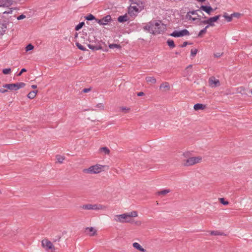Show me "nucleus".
<instances>
[{
  "label": "nucleus",
  "mask_w": 252,
  "mask_h": 252,
  "mask_svg": "<svg viewBox=\"0 0 252 252\" xmlns=\"http://www.w3.org/2000/svg\"><path fill=\"white\" fill-rule=\"evenodd\" d=\"M138 216L137 212L135 211L129 213H126L121 215H116L114 217V220L116 222L120 223H131L132 222L131 218Z\"/></svg>",
  "instance_id": "f257e3e1"
},
{
  "label": "nucleus",
  "mask_w": 252,
  "mask_h": 252,
  "mask_svg": "<svg viewBox=\"0 0 252 252\" xmlns=\"http://www.w3.org/2000/svg\"><path fill=\"white\" fill-rule=\"evenodd\" d=\"M105 165L96 164L94 165L91 166L88 168H85L83 170V172L88 174H98L103 171V168Z\"/></svg>",
  "instance_id": "f03ea898"
},
{
  "label": "nucleus",
  "mask_w": 252,
  "mask_h": 252,
  "mask_svg": "<svg viewBox=\"0 0 252 252\" xmlns=\"http://www.w3.org/2000/svg\"><path fill=\"white\" fill-rule=\"evenodd\" d=\"M80 207L84 210H104L106 208V206L101 205V204H84L80 206Z\"/></svg>",
  "instance_id": "7ed1b4c3"
},
{
  "label": "nucleus",
  "mask_w": 252,
  "mask_h": 252,
  "mask_svg": "<svg viewBox=\"0 0 252 252\" xmlns=\"http://www.w3.org/2000/svg\"><path fill=\"white\" fill-rule=\"evenodd\" d=\"M201 157H190L184 160V165L186 166H191L201 162Z\"/></svg>",
  "instance_id": "20e7f679"
},
{
  "label": "nucleus",
  "mask_w": 252,
  "mask_h": 252,
  "mask_svg": "<svg viewBox=\"0 0 252 252\" xmlns=\"http://www.w3.org/2000/svg\"><path fill=\"white\" fill-rule=\"evenodd\" d=\"M25 83L20 82L14 84H5L3 85V87L10 90L17 91L25 86Z\"/></svg>",
  "instance_id": "39448f33"
},
{
  "label": "nucleus",
  "mask_w": 252,
  "mask_h": 252,
  "mask_svg": "<svg viewBox=\"0 0 252 252\" xmlns=\"http://www.w3.org/2000/svg\"><path fill=\"white\" fill-rule=\"evenodd\" d=\"M154 34L161 33L163 32L166 29L165 25L161 23L160 21L157 22L154 21Z\"/></svg>",
  "instance_id": "423d86ee"
},
{
  "label": "nucleus",
  "mask_w": 252,
  "mask_h": 252,
  "mask_svg": "<svg viewBox=\"0 0 252 252\" xmlns=\"http://www.w3.org/2000/svg\"><path fill=\"white\" fill-rule=\"evenodd\" d=\"M42 247L46 251H51L52 252L55 251V248L53 243L47 239H45L41 241Z\"/></svg>",
  "instance_id": "0eeeda50"
},
{
  "label": "nucleus",
  "mask_w": 252,
  "mask_h": 252,
  "mask_svg": "<svg viewBox=\"0 0 252 252\" xmlns=\"http://www.w3.org/2000/svg\"><path fill=\"white\" fill-rule=\"evenodd\" d=\"M189 32L186 29H184L179 31H174L170 34L171 36L175 37H179L184 36H189Z\"/></svg>",
  "instance_id": "6e6552de"
},
{
  "label": "nucleus",
  "mask_w": 252,
  "mask_h": 252,
  "mask_svg": "<svg viewBox=\"0 0 252 252\" xmlns=\"http://www.w3.org/2000/svg\"><path fill=\"white\" fill-rule=\"evenodd\" d=\"M141 11L142 10H139V8L135 5L131 4L128 9V13L131 17H134Z\"/></svg>",
  "instance_id": "1a4fd4ad"
},
{
  "label": "nucleus",
  "mask_w": 252,
  "mask_h": 252,
  "mask_svg": "<svg viewBox=\"0 0 252 252\" xmlns=\"http://www.w3.org/2000/svg\"><path fill=\"white\" fill-rule=\"evenodd\" d=\"M220 15H216L213 17H210L208 19L201 21V23L203 24H207V26H214V23L216 22L220 17Z\"/></svg>",
  "instance_id": "9d476101"
},
{
  "label": "nucleus",
  "mask_w": 252,
  "mask_h": 252,
  "mask_svg": "<svg viewBox=\"0 0 252 252\" xmlns=\"http://www.w3.org/2000/svg\"><path fill=\"white\" fill-rule=\"evenodd\" d=\"M208 84L211 88H216L220 85V81L214 76H211L209 78Z\"/></svg>",
  "instance_id": "9b49d317"
},
{
  "label": "nucleus",
  "mask_w": 252,
  "mask_h": 252,
  "mask_svg": "<svg viewBox=\"0 0 252 252\" xmlns=\"http://www.w3.org/2000/svg\"><path fill=\"white\" fill-rule=\"evenodd\" d=\"M112 20L110 15H106L101 19L97 20V22L100 25H106Z\"/></svg>",
  "instance_id": "f8f14e48"
},
{
  "label": "nucleus",
  "mask_w": 252,
  "mask_h": 252,
  "mask_svg": "<svg viewBox=\"0 0 252 252\" xmlns=\"http://www.w3.org/2000/svg\"><path fill=\"white\" fill-rule=\"evenodd\" d=\"M131 5H135L139 10H143L145 6V2L142 0H130Z\"/></svg>",
  "instance_id": "ddd939ff"
},
{
  "label": "nucleus",
  "mask_w": 252,
  "mask_h": 252,
  "mask_svg": "<svg viewBox=\"0 0 252 252\" xmlns=\"http://www.w3.org/2000/svg\"><path fill=\"white\" fill-rule=\"evenodd\" d=\"M96 230L93 227H87L85 229V233L89 236H94L96 235Z\"/></svg>",
  "instance_id": "4468645a"
},
{
  "label": "nucleus",
  "mask_w": 252,
  "mask_h": 252,
  "mask_svg": "<svg viewBox=\"0 0 252 252\" xmlns=\"http://www.w3.org/2000/svg\"><path fill=\"white\" fill-rule=\"evenodd\" d=\"M154 21H151L144 27V29L154 34Z\"/></svg>",
  "instance_id": "2eb2a0df"
},
{
  "label": "nucleus",
  "mask_w": 252,
  "mask_h": 252,
  "mask_svg": "<svg viewBox=\"0 0 252 252\" xmlns=\"http://www.w3.org/2000/svg\"><path fill=\"white\" fill-rule=\"evenodd\" d=\"M12 2V0H0V7H9Z\"/></svg>",
  "instance_id": "dca6fc26"
},
{
  "label": "nucleus",
  "mask_w": 252,
  "mask_h": 252,
  "mask_svg": "<svg viewBox=\"0 0 252 252\" xmlns=\"http://www.w3.org/2000/svg\"><path fill=\"white\" fill-rule=\"evenodd\" d=\"M200 10L206 12L208 14H210L211 12L214 11L213 9L210 6L206 5H201L200 7Z\"/></svg>",
  "instance_id": "f3484780"
},
{
  "label": "nucleus",
  "mask_w": 252,
  "mask_h": 252,
  "mask_svg": "<svg viewBox=\"0 0 252 252\" xmlns=\"http://www.w3.org/2000/svg\"><path fill=\"white\" fill-rule=\"evenodd\" d=\"M185 19L187 21H194L196 20L199 19V18L194 17L192 14L188 12L185 16Z\"/></svg>",
  "instance_id": "a211bd4d"
},
{
  "label": "nucleus",
  "mask_w": 252,
  "mask_h": 252,
  "mask_svg": "<svg viewBox=\"0 0 252 252\" xmlns=\"http://www.w3.org/2000/svg\"><path fill=\"white\" fill-rule=\"evenodd\" d=\"M132 246L135 249L139 250L140 252H145L146 251V250L143 248L139 243L137 242L133 243L132 244Z\"/></svg>",
  "instance_id": "6ab92c4d"
},
{
  "label": "nucleus",
  "mask_w": 252,
  "mask_h": 252,
  "mask_svg": "<svg viewBox=\"0 0 252 252\" xmlns=\"http://www.w3.org/2000/svg\"><path fill=\"white\" fill-rule=\"evenodd\" d=\"M206 108V105L200 104V103H197L195 104L193 106V108L195 110L197 111L199 110H203Z\"/></svg>",
  "instance_id": "aec40b11"
},
{
  "label": "nucleus",
  "mask_w": 252,
  "mask_h": 252,
  "mask_svg": "<svg viewBox=\"0 0 252 252\" xmlns=\"http://www.w3.org/2000/svg\"><path fill=\"white\" fill-rule=\"evenodd\" d=\"M145 79L148 83L154 84H155L157 82L156 78L154 77L148 76L146 77Z\"/></svg>",
  "instance_id": "412c9836"
},
{
  "label": "nucleus",
  "mask_w": 252,
  "mask_h": 252,
  "mask_svg": "<svg viewBox=\"0 0 252 252\" xmlns=\"http://www.w3.org/2000/svg\"><path fill=\"white\" fill-rule=\"evenodd\" d=\"M37 90L32 91L30 92L28 94V98H29L30 99L34 98L35 97V96L37 94Z\"/></svg>",
  "instance_id": "4be33fe9"
},
{
  "label": "nucleus",
  "mask_w": 252,
  "mask_h": 252,
  "mask_svg": "<svg viewBox=\"0 0 252 252\" xmlns=\"http://www.w3.org/2000/svg\"><path fill=\"white\" fill-rule=\"evenodd\" d=\"M210 234L211 235H215V236H222V235H225L224 233L220 231H211L210 232Z\"/></svg>",
  "instance_id": "5701e85b"
},
{
  "label": "nucleus",
  "mask_w": 252,
  "mask_h": 252,
  "mask_svg": "<svg viewBox=\"0 0 252 252\" xmlns=\"http://www.w3.org/2000/svg\"><path fill=\"white\" fill-rule=\"evenodd\" d=\"M160 89H164L166 90H169L170 89L169 84L168 82H164L161 84L159 87Z\"/></svg>",
  "instance_id": "b1692460"
},
{
  "label": "nucleus",
  "mask_w": 252,
  "mask_h": 252,
  "mask_svg": "<svg viewBox=\"0 0 252 252\" xmlns=\"http://www.w3.org/2000/svg\"><path fill=\"white\" fill-rule=\"evenodd\" d=\"M99 151L103 152L105 155H109L110 152L109 149L106 147L100 148L99 149Z\"/></svg>",
  "instance_id": "393cba45"
},
{
  "label": "nucleus",
  "mask_w": 252,
  "mask_h": 252,
  "mask_svg": "<svg viewBox=\"0 0 252 252\" xmlns=\"http://www.w3.org/2000/svg\"><path fill=\"white\" fill-rule=\"evenodd\" d=\"M118 20L119 22H124L127 21V16L126 15H123L120 16L118 17Z\"/></svg>",
  "instance_id": "a878e982"
},
{
  "label": "nucleus",
  "mask_w": 252,
  "mask_h": 252,
  "mask_svg": "<svg viewBox=\"0 0 252 252\" xmlns=\"http://www.w3.org/2000/svg\"><path fill=\"white\" fill-rule=\"evenodd\" d=\"M167 43L168 45L171 48H173L175 47L174 42L172 39H168L167 41Z\"/></svg>",
  "instance_id": "bb28decb"
},
{
  "label": "nucleus",
  "mask_w": 252,
  "mask_h": 252,
  "mask_svg": "<svg viewBox=\"0 0 252 252\" xmlns=\"http://www.w3.org/2000/svg\"><path fill=\"white\" fill-rule=\"evenodd\" d=\"M199 11V10H198L190 11L189 12L190 14H192V15H193L194 17H198V18H199V19H200L201 16L197 14V11Z\"/></svg>",
  "instance_id": "cd10ccee"
},
{
  "label": "nucleus",
  "mask_w": 252,
  "mask_h": 252,
  "mask_svg": "<svg viewBox=\"0 0 252 252\" xmlns=\"http://www.w3.org/2000/svg\"><path fill=\"white\" fill-rule=\"evenodd\" d=\"M88 46L90 49H92L93 50H97L101 49V47L99 46H95L92 44H88Z\"/></svg>",
  "instance_id": "c85d7f7f"
},
{
  "label": "nucleus",
  "mask_w": 252,
  "mask_h": 252,
  "mask_svg": "<svg viewBox=\"0 0 252 252\" xmlns=\"http://www.w3.org/2000/svg\"><path fill=\"white\" fill-rule=\"evenodd\" d=\"M170 192V189H164V190H161V191H158V195H165L169 192Z\"/></svg>",
  "instance_id": "c756f323"
},
{
  "label": "nucleus",
  "mask_w": 252,
  "mask_h": 252,
  "mask_svg": "<svg viewBox=\"0 0 252 252\" xmlns=\"http://www.w3.org/2000/svg\"><path fill=\"white\" fill-rule=\"evenodd\" d=\"M208 28V26H206L203 29L201 30L198 33L197 37H201L203 34L206 32V30Z\"/></svg>",
  "instance_id": "7c9ffc66"
},
{
  "label": "nucleus",
  "mask_w": 252,
  "mask_h": 252,
  "mask_svg": "<svg viewBox=\"0 0 252 252\" xmlns=\"http://www.w3.org/2000/svg\"><path fill=\"white\" fill-rule=\"evenodd\" d=\"M56 159L58 161V162L59 163H62L63 162V161L64 160V158L63 156H60V155H57L56 156Z\"/></svg>",
  "instance_id": "2f4dec72"
},
{
  "label": "nucleus",
  "mask_w": 252,
  "mask_h": 252,
  "mask_svg": "<svg viewBox=\"0 0 252 252\" xmlns=\"http://www.w3.org/2000/svg\"><path fill=\"white\" fill-rule=\"evenodd\" d=\"M84 25V23L83 22L79 23L75 28L76 31H78L81 29L83 25Z\"/></svg>",
  "instance_id": "473e14b6"
},
{
  "label": "nucleus",
  "mask_w": 252,
  "mask_h": 252,
  "mask_svg": "<svg viewBox=\"0 0 252 252\" xmlns=\"http://www.w3.org/2000/svg\"><path fill=\"white\" fill-rule=\"evenodd\" d=\"M76 45L78 47V49H79L80 50H81L82 51H86V48L85 47H84L83 45H82L81 44H80L79 43H76Z\"/></svg>",
  "instance_id": "72a5a7b5"
},
{
  "label": "nucleus",
  "mask_w": 252,
  "mask_h": 252,
  "mask_svg": "<svg viewBox=\"0 0 252 252\" xmlns=\"http://www.w3.org/2000/svg\"><path fill=\"white\" fill-rule=\"evenodd\" d=\"M95 107L99 110H103L104 108V105L103 103H98Z\"/></svg>",
  "instance_id": "f704fd0d"
},
{
  "label": "nucleus",
  "mask_w": 252,
  "mask_h": 252,
  "mask_svg": "<svg viewBox=\"0 0 252 252\" xmlns=\"http://www.w3.org/2000/svg\"><path fill=\"white\" fill-rule=\"evenodd\" d=\"M197 51L198 50L196 49H192L190 51L191 56L193 57H194L196 55Z\"/></svg>",
  "instance_id": "c9c22d12"
},
{
  "label": "nucleus",
  "mask_w": 252,
  "mask_h": 252,
  "mask_svg": "<svg viewBox=\"0 0 252 252\" xmlns=\"http://www.w3.org/2000/svg\"><path fill=\"white\" fill-rule=\"evenodd\" d=\"M86 19L89 21H91L95 19V17L94 15L90 14L86 17Z\"/></svg>",
  "instance_id": "e433bc0d"
},
{
  "label": "nucleus",
  "mask_w": 252,
  "mask_h": 252,
  "mask_svg": "<svg viewBox=\"0 0 252 252\" xmlns=\"http://www.w3.org/2000/svg\"><path fill=\"white\" fill-rule=\"evenodd\" d=\"M11 72V69L10 68H4L2 70V73L4 74H8Z\"/></svg>",
  "instance_id": "4c0bfd02"
},
{
  "label": "nucleus",
  "mask_w": 252,
  "mask_h": 252,
  "mask_svg": "<svg viewBox=\"0 0 252 252\" xmlns=\"http://www.w3.org/2000/svg\"><path fill=\"white\" fill-rule=\"evenodd\" d=\"M223 17L226 19V20L228 21V22H230L231 21L232 19V17L231 16H228L227 15V14L226 13H225L224 15H223Z\"/></svg>",
  "instance_id": "58836bf2"
},
{
  "label": "nucleus",
  "mask_w": 252,
  "mask_h": 252,
  "mask_svg": "<svg viewBox=\"0 0 252 252\" xmlns=\"http://www.w3.org/2000/svg\"><path fill=\"white\" fill-rule=\"evenodd\" d=\"M33 49V46L31 44H28L26 47V51H29Z\"/></svg>",
  "instance_id": "ea45409f"
},
{
  "label": "nucleus",
  "mask_w": 252,
  "mask_h": 252,
  "mask_svg": "<svg viewBox=\"0 0 252 252\" xmlns=\"http://www.w3.org/2000/svg\"><path fill=\"white\" fill-rule=\"evenodd\" d=\"M5 27H3V25L0 24V35L3 34L5 32Z\"/></svg>",
  "instance_id": "a19ab883"
},
{
  "label": "nucleus",
  "mask_w": 252,
  "mask_h": 252,
  "mask_svg": "<svg viewBox=\"0 0 252 252\" xmlns=\"http://www.w3.org/2000/svg\"><path fill=\"white\" fill-rule=\"evenodd\" d=\"M119 47H120V46L116 44H111L109 45V47L110 49H113L114 48H118Z\"/></svg>",
  "instance_id": "79ce46f5"
},
{
  "label": "nucleus",
  "mask_w": 252,
  "mask_h": 252,
  "mask_svg": "<svg viewBox=\"0 0 252 252\" xmlns=\"http://www.w3.org/2000/svg\"><path fill=\"white\" fill-rule=\"evenodd\" d=\"M25 18H26V16L24 14H21L20 16H19L18 17H17V19L18 20H20L24 19Z\"/></svg>",
  "instance_id": "37998d69"
},
{
  "label": "nucleus",
  "mask_w": 252,
  "mask_h": 252,
  "mask_svg": "<svg viewBox=\"0 0 252 252\" xmlns=\"http://www.w3.org/2000/svg\"><path fill=\"white\" fill-rule=\"evenodd\" d=\"M220 202L223 205H227L228 204V202L224 201L223 198H220Z\"/></svg>",
  "instance_id": "c03bdc74"
},
{
  "label": "nucleus",
  "mask_w": 252,
  "mask_h": 252,
  "mask_svg": "<svg viewBox=\"0 0 252 252\" xmlns=\"http://www.w3.org/2000/svg\"><path fill=\"white\" fill-rule=\"evenodd\" d=\"M26 71H27V70L25 68H22L20 72L18 73L17 76H21V74H22V73L26 72Z\"/></svg>",
  "instance_id": "a18cd8bd"
},
{
  "label": "nucleus",
  "mask_w": 252,
  "mask_h": 252,
  "mask_svg": "<svg viewBox=\"0 0 252 252\" xmlns=\"http://www.w3.org/2000/svg\"><path fill=\"white\" fill-rule=\"evenodd\" d=\"M91 90V88H85L82 90V92L86 93L90 92Z\"/></svg>",
  "instance_id": "49530a36"
},
{
  "label": "nucleus",
  "mask_w": 252,
  "mask_h": 252,
  "mask_svg": "<svg viewBox=\"0 0 252 252\" xmlns=\"http://www.w3.org/2000/svg\"><path fill=\"white\" fill-rule=\"evenodd\" d=\"M12 12V10L11 9H10L8 10L5 11L3 12V14H11Z\"/></svg>",
  "instance_id": "de8ad7c7"
},
{
  "label": "nucleus",
  "mask_w": 252,
  "mask_h": 252,
  "mask_svg": "<svg viewBox=\"0 0 252 252\" xmlns=\"http://www.w3.org/2000/svg\"><path fill=\"white\" fill-rule=\"evenodd\" d=\"M188 42L186 41V42H184L182 45H181V47H186L188 44Z\"/></svg>",
  "instance_id": "09e8293b"
},
{
  "label": "nucleus",
  "mask_w": 252,
  "mask_h": 252,
  "mask_svg": "<svg viewBox=\"0 0 252 252\" xmlns=\"http://www.w3.org/2000/svg\"><path fill=\"white\" fill-rule=\"evenodd\" d=\"M6 92H7V90H5V89H2V88L0 89V93H1L3 94V93H5Z\"/></svg>",
  "instance_id": "8fccbe9b"
},
{
  "label": "nucleus",
  "mask_w": 252,
  "mask_h": 252,
  "mask_svg": "<svg viewBox=\"0 0 252 252\" xmlns=\"http://www.w3.org/2000/svg\"><path fill=\"white\" fill-rule=\"evenodd\" d=\"M144 94V93L142 92H139L137 94V96H143Z\"/></svg>",
  "instance_id": "3c124183"
},
{
  "label": "nucleus",
  "mask_w": 252,
  "mask_h": 252,
  "mask_svg": "<svg viewBox=\"0 0 252 252\" xmlns=\"http://www.w3.org/2000/svg\"><path fill=\"white\" fill-rule=\"evenodd\" d=\"M121 110L122 111L128 110L129 108H127L126 107H121Z\"/></svg>",
  "instance_id": "603ef678"
},
{
  "label": "nucleus",
  "mask_w": 252,
  "mask_h": 252,
  "mask_svg": "<svg viewBox=\"0 0 252 252\" xmlns=\"http://www.w3.org/2000/svg\"><path fill=\"white\" fill-rule=\"evenodd\" d=\"M221 55H222V54L220 53H218L215 54V55H215V56L216 57L218 58V57H220V56H221Z\"/></svg>",
  "instance_id": "864d4df0"
},
{
  "label": "nucleus",
  "mask_w": 252,
  "mask_h": 252,
  "mask_svg": "<svg viewBox=\"0 0 252 252\" xmlns=\"http://www.w3.org/2000/svg\"><path fill=\"white\" fill-rule=\"evenodd\" d=\"M134 223L136 225H139L141 224V222L140 221H136L135 222H134Z\"/></svg>",
  "instance_id": "5fc2aeb1"
},
{
  "label": "nucleus",
  "mask_w": 252,
  "mask_h": 252,
  "mask_svg": "<svg viewBox=\"0 0 252 252\" xmlns=\"http://www.w3.org/2000/svg\"><path fill=\"white\" fill-rule=\"evenodd\" d=\"M32 89H36V88H37V86H36V85H32Z\"/></svg>",
  "instance_id": "6e6d98bb"
},
{
  "label": "nucleus",
  "mask_w": 252,
  "mask_h": 252,
  "mask_svg": "<svg viewBox=\"0 0 252 252\" xmlns=\"http://www.w3.org/2000/svg\"><path fill=\"white\" fill-rule=\"evenodd\" d=\"M197 0L198 1H199V2H202L204 1L205 0Z\"/></svg>",
  "instance_id": "4d7b16f0"
},
{
  "label": "nucleus",
  "mask_w": 252,
  "mask_h": 252,
  "mask_svg": "<svg viewBox=\"0 0 252 252\" xmlns=\"http://www.w3.org/2000/svg\"><path fill=\"white\" fill-rule=\"evenodd\" d=\"M192 67V65H190H190H189L187 67V68H190V67Z\"/></svg>",
  "instance_id": "13d9d810"
},
{
  "label": "nucleus",
  "mask_w": 252,
  "mask_h": 252,
  "mask_svg": "<svg viewBox=\"0 0 252 252\" xmlns=\"http://www.w3.org/2000/svg\"><path fill=\"white\" fill-rule=\"evenodd\" d=\"M91 110L93 111H96L97 109L96 108H92Z\"/></svg>",
  "instance_id": "bf43d9fd"
}]
</instances>
